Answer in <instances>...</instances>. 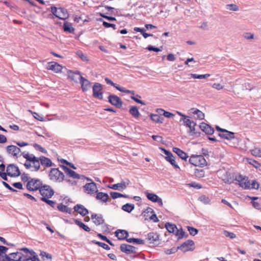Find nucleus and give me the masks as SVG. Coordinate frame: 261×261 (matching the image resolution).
<instances>
[{"mask_svg":"<svg viewBox=\"0 0 261 261\" xmlns=\"http://www.w3.org/2000/svg\"><path fill=\"white\" fill-rule=\"evenodd\" d=\"M49 179L55 181L61 182L65 180L67 182H70V179H67L63 173L60 171L58 168H51L49 172Z\"/></svg>","mask_w":261,"mask_h":261,"instance_id":"f257e3e1","label":"nucleus"},{"mask_svg":"<svg viewBox=\"0 0 261 261\" xmlns=\"http://www.w3.org/2000/svg\"><path fill=\"white\" fill-rule=\"evenodd\" d=\"M189 161L191 164L196 167H203L207 165L206 160L202 155L192 154Z\"/></svg>","mask_w":261,"mask_h":261,"instance_id":"f03ea898","label":"nucleus"},{"mask_svg":"<svg viewBox=\"0 0 261 261\" xmlns=\"http://www.w3.org/2000/svg\"><path fill=\"white\" fill-rule=\"evenodd\" d=\"M22 156L26 159L27 161L32 162L34 164L33 167L35 171H38L40 168V162L39 158L35 156L34 154H30L29 153L23 152L21 153Z\"/></svg>","mask_w":261,"mask_h":261,"instance_id":"7ed1b4c3","label":"nucleus"},{"mask_svg":"<svg viewBox=\"0 0 261 261\" xmlns=\"http://www.w3.org/2000/svg\"><path fill=\"white\" fill-rule=\"evenodd\" d=\"M43 186L42 181L38 178H31L27 184V189L30 191H36Z\"/></svg>","mask_w":261,"mask_h":261,"instance_id":"20e7f679","label":"nucleus"},{"mask_svg":"<svg viewBox=\"0 0 261 261\" xmlns=\"http://www.w3.org/2000/svg\"><path fill=\"white\" fill-rule=\"evenodd\" d=\"M25 256L21 252L17 251L5 255L2 261H24L25 259Z\"/></svg>","mask_w":261,"mask_h":261,"instance_id":"39448f33","label":"nucleus"},{"mask_svg":"<svg viewBox=\"0 0 261 261\" xmlns=\"http://www.w3.org/2000/svg\"><path fill=\"white\" fill-rule=\"evenodd\" d=\"M159 149L164 153L166 156L165 157V160L170 163V164L173 167L174 169H179V166L175 162V158L168 150L166 149L163 147H159Z\"/></svg>","mask_w":261,"mask_h":261,"instance_id":"423d86ee","label":"nucleus"},{"mask_svg":"<svg viewBox=\"0 0 261 261\" xmlns=\"http://www.w3.org/2000/svg\"><path fill=\"white\" fill-rule=\"evenodd\" d=\"M84 191L91 196H95V194L98 192L97 185L93 181L86 183L83 186Z\"/></svg>","mask_w":261,"mask_h":261,"instance_id":"0eeeda50","label":"nucleus"},{"mask_svg":"<svg viewBox=\"0 0 261 261\" xmlns=\"http://www.w3.org/2000/svg\"><path fill=\"white\" fill-rule=\"evenodd\" d=\"M185 126L189 128L188 133L191 136H194L195 137H199L201 136V132H197L195 129V126H196V123L192 120H187L185 121Z\"/></svg>","mask_w":261,"mask_h":261,"instance_id":"6e6552de","label":"nucleus"},{"mask_svg":"<svg viewBox=\"0 0 261 261\" xmlns=\"http://www.w3.org/2000/svg\"><path fill=\"white\" fill-rule=\"evenodd\" d=\"M39 191L42 196L41 197H45L47 199L51 198L55 193L54 190L47 185H43Z\"/></svg>","mask_w":261,"mask_h":261,"instance_id":"1a4fd4ad","label":"nucleus"},{"mask_svg":"<svg viewBox=\"0 0 261 261\" xmlns=\"http://www.w3.org/2000/svg\"><path fill=\"white\" fill-rule=\"evenodd\" d=\"M234 179L238 182V185L240 187L245 189H250V183L247 176H243L240 174L236 176Z\"/></svg>","mask_w":261,"mask_h":261,"instance_id":"9d476101","label":"nucleus"},{"mask_svg":"<svg viewBox=\"0 0 261 261\" xmlns=\"http://www.w3.org/2000/svg\"><path fill=\"white\" fill-rule=\"evenodd\" d=\"M102 86L99 83H95L92 87L93 97L99 100L103 99Z\"/></svg>","mask_w":261,"mask_h":261,"instance_id":"9b49d317","label":"nucleus"},{"mask_svg":"<svg viewBox=\"0 0 261 261\" xmlns=\"http://www.w3.org/2000/svg\"><path fill=\"white\" fill-rule=\"evenodd\" d=\"M177 249L183 252H186L189 251H193L195 249V243L192 240H188L184 242L180 246L177 247Z\"/></svg>","mask_w":261,"mask_h":261,"instance_id":"f8f14e48","label":"nucleus"},{"mask_svg":"<svg viewBox=\"0 0 261 261\" xmlns=\"http://www.w3.org/2000/svg\"><path fill=\"white\" fill-rule=\"evenodd\" d=\"M108 101L118 109L121 108L123 105L121 99L117 95L113 94H109L108 97Z\"/></svg>","mask_w":261,"mask_h":261,"instance_id":"ddd939ff","label":"nucleus"},{"mask_svg":"<svg viewBox=\"0 0 261 261\" xmlns=\"http://www.w3.org/2000/svg\"><path fill=\"white\" fill-rule=\"evenodd\" d=\"M12 167H15L13 165H8L7 167L6 172L0 171V177L4 179L5 181H8V178L7 176H9L11 177H18L21 175L20 171H18L19 173L18 174H12V173L10 171V168Z\"/></svg>","mask_w":261,"mask_h":261,"instance_id":"4468645a","label":"nucleus"},{"mask_svg":"<svg viewBox=\"0 0 261 261\" xmlns=\"http://www.w3.org/2000/svg\"><path fill=\"white\" fill-rule=\"evenodd\" d=\"M127 182L121 181L120 183H117L113 185H108L107 187L114 190L122 191L125 189L127 186L129 185V180L127 179Z\"/></svg>","mask_w":261,"mask_h":261,"instance_id":"2eb2a0df","label":"nucleus"},{"mask_svg":"<svg viewBox=\"0 0 261 261\" xmlns=\"http://www.w3.org/2000/svg\"><path fill=\"white\" fill-rule=\"evenodd\" d=\"M136 249V247L125 243L122 244L120 246V251L126 254L137 253Z\"/></svg>","mask_w":261,"mask_h":261,"instance_id":"dca6fc26","label":"nucleus"},{"mask_svg":"<svg viewBox=\"0 0 261 261\" xmlns=\"http://www.w3.org/2000/svg\"><path fill=\"white\" fill-rule=\"evenodd\" d=\"M68 76L69 79L75 83H77L79 81L80 83L82 85V74L80 71L77 70L75 71L69 70L68 71Z\"/></svg>","mask_w":261,"mask_h":261,"instance_id":"f3484780","label":"nucleus"},{"mask_svg":"<svg viewBox=\"0 0 261 261\" xmlns=\"http://www.w3.org/2000/svg\"><path fill=\"white\" fill-rule=\"evenodd\" d=\"M199 127L202 132L208 136L213 135L215 132L214 128L211 125L203 122L200 123Z\"/></svg>","mask_w":261,"mask_h":261,"instance_id":"a211bd4d","label":"nucleus"},{"mask_svg":"<svg viewBox=\"0 0 261 261\" xmlns=\"http://www.w3.org/2000/svg\"><path fill=\"white\" fill-rule=\"evenodd\" d=\"M160 238V234H159L157 232H149L147 235L146 239L147 240L149 244H154L156 245H159V243H158Z\"/></svg>","mask_w":261,"mask_h":261,"instance_id":"6ab92c4d","label":"nucleus"},{"mask_svg":"<svg viewBox=\"0 0 261 261\" xmlns=\"http://www.w3.org/2000/svg\"><path fill=\"white\" fill-rule=\"evenodd\" d=\"M145 194L149 200L153 202H157L160 206H163V203L162 198L159 197L156 194L147 192H145Z\"/></svg>","mask_w":261,"mask_h":261,"instance_id":"aec40b11","label":"nucleus"},{"mask_svg":"<svg viewBox=\"0 0 261 261\" xmlns=\"http://www.w3.org/2000/svg\"><path fill=\"white\" fill-rule=\"evenodd\" d=\"M6 150L8 154H11L13 156L17 158L22 155L21 153L18 155L21 152V149L16 146L11 145L6 147Z\"/></svg>","mask_w":261,"mask_h":261,"instance_id":"412c9836","label":"nucleus"},{"mask_svg":"<svg viewBox=\"0 0 261 261\" xmlns=\"http://www.w3.org/2000/svg\"><path fill=\"white\" fill-rule=\"evenodd\" d=\"M115 236L119 240L126 241L129 236V233L126 230L118 229L114 232Z\"/></svg>","mask_w":261,"mask_h":261,"instance_id":"4be33fe9","label":"nucleus"},{"mask_svg":"<svg viewBox=\"0 0 261 261\" xmlns=\"http://www.w3.org/2000/svg\"><path fill=\"white\" fill-rule=\"evenodd\" d=\"M63 170L68 176L73 178L80 179L81 175L65 165H61Z\"/></svg>","mask_w":261,"mask_h":261,"instance_id":"5701e85b","label":"nucleus"},{"mask_svg":"<svg viewBox=\"0 0 261 261\" xmlns=\"http://www.w3.org/2000/svg\"><path fill=\"white\" fill-rule=\"evenodd\" d=\"M95 197L97 200L102 203H106L109 201L110 197L108 193L102 192H98L95 194Z\"/></svg>","mask_w":261,"mask_h":261,"instance_id":"b1692460","label":"nucleus"},{"mask_svg":"<svg viewBox=\"0 0 261 261\" xmlns=\"http://www.w3.org/2000/svg\"><path fill=\"white\" fill-rule=\"evenodd\" d=\"M48 70H51L56 73L61 71L63 67L56 62H50L48 63V65L46 68Z\"/></svg>","mask_w":261,"mask_h":261,"instance_id":"393cba45","label":"nucleus"},{"mask_svg":"<svg viewBox=\"0 0 261 261\" xmlns=\"http://www.w3.org/2000/svg\"><path fill=\"white\" fill-rule=\"evenodd\" d=\"M172 151L176 153L179 158L185 161H187L189 156L186 152L178 147H173Z\"/></svg>","mask_w":261,"mask_h":261,"instance_id":"a878e982","label":"nucleus"},{"mask_svg":"<svg viewBox=\"0 0 261 261\" xmlns=\"http://www.w3.org/2000/svg\"><path fill=\"white\" fill-rule=\"evenodd\" d=\"M38 159L40 160L42 166L46 167H50L55 165L50 159L44 156H40Z\"/></svg>","mask_w":261,"mask_h":261,"instance_id":"bb28decb","label":"nucleus"},{"mask_svg":"<svg viewBox=\"0 0 261 261\" xmlns=\"http://www.w3.org/2000/svg\"><path fill=\"white\" fill-rule=\"evenodd\" d=\"M218 136L221 138L229 140L233 139L235 138L234 133L233 132L228 131L227 129L226 130V132L223 133H218Z\"/></svg>","mask_w":261,"mask_h":261,"instance_id":"cd10ccee","label":"nucleus"},{"mask_svg":"<svg viewBox=\"0 0 261 261\" xmlns=\"http://www.w3.org/2000/svg\"><path fill=\"white\" fill-rule=\"evenodd\" d=\"M57 17L60 19L65 20L68 17V14L66 9L60 7L58 8Z\"/></svg>","mask_w":261,"mask_h":261,"instance_id":"c85d7f7f","label":"nucleus"},{"mask_svg":"<svg viewBox=\"0 0 261 261\" xmlns=\"http://www.w3.org/2000/svg\"><path fill=\"white\" fill-rule=\"evenodd\" d=\"M190 111L191 113L196 115V119L199 120H203L204 119V114L199 109L196 108H192Z\"/></svg>","mask_w":261,"mask_h":261,"instance_id":"c756f323","label":"nucleus"},{"mask_svg":"<svg viewBox=\"0 0 261 261\" xmlns=\"http://www.w3.org/2000/svg\"><path fill=\"white\" fill-rule=\"evenodd\" d=\"M129 113L136 119L139 118L141 116L138 108L136 106H133L129 107Z\"/></svg>","mask_w":261,"mask_h":261,"instance_id":"7c9ffc66","label":"nucleus"},{"mask_svg":"<svg viewBox=\"0 0 261 261\" xmlns=\"http://www.w3.org/2000/svg\"><path fill=\"white\" fill-rule=\"evenodd\" d=\"M233 177V175H232L231 173L226 172L223 175V180L225 184H231L235 180Z\"/></svg>","mask_w":261,"mask_h":261,"instance_id":"2f4dec72","label":"nucleus"},{"mask_svg":"<svg viewBox=\"0 0 261 261\" xmlns=\"http://www.w3.org/2000/svg\"><path fill=\"white\" fill-rule=\"evenodd\" d=\"M175 235L177 237L178 240L182 239V238H187L189 237V234L183 230L181 227L180 229H177Z\"/></svg>","mask_w":261,"mask_h":261,"instance_id":"473e14b6","label":"nucleus"},{"mask_svg":"<svg viewBox=\"0 0 261 261\" xmlns=\"http://www.w3.org/2000/svg\"><path fill=\"white\" fill-rule=\"evenodd\" d=\"M165 227L169 233L175 234V230L177 231V227L175 224L170 222H166L165 224Z\"/></svg>","mask_w":261,"mask_h":261,"instance_id":"72a5a7b5","label":"nucleus"},{"mask_svg":"<svg viewBox=\"0 0 261 261\" xmlns=\"http://www.w3.org/2000/svg\"><path fill=\"white\" fill-rule=\"evenodd\" d=\"M58 210L62 212L71 214L72 213V209L71 208L67 207V206L60 203L58 204L57 206Z\"/></svg>","mask_w":261,"mask_h":261,"instance_id":"f704fd0d","label":"nucleus"},{"mask_svg":"<svg viewBox=\"0 0 261 261\" xmlns=\"http://www.w3.org/2000/svg\"><path fill=\"white\" fill-rule=\"evenodd\" d=\"M110 195L111 197L113 199H115L118 198H130V197L128 195L126 194H123L120 193L116 192H111L110 193Z\"/></svg>","mask_w":261,"mask_h":261,"instance_id":"c9c22d12","label":"nucleus"},{"mask_svg":"<svg viewBox=\"0 0 261 261\" xmlns=\"http://www.w3.org/2000/svg\"><path fill=\"white\" fill-rule=\"evenodd\" d=\"M188 79H190L191 77L196 79H206L207 77L210 76V74H197L195 73H189L188 74Z\"/></svg>","mask_w":261,"mask_h":261,"instance_id":"e433bc0d","label":"nucleus"},{"mask_svg":"<svg viewBox=\"0 0 261 261\" xmlns=\"http://www.w3.org/2000/svg\"><path fill=\"white\" fill-rule=\"evenodd\" d=\"M121 209L124 212L130 213L135 209V205L127 203L122 206Z\"/></svg>","mask_w":261,"mask_h":261,"instance_id":"4c0bfd02","label":"nucleus"},{"mask_svg":"<svg viewBox=\"0 0 261 261\" xmlns=\"http://www.w3.org/2000/svg\"><path fill=\"white\" fill-rule=\"evenodd\" d=\"M126 241L129 243L139 245H143L145 243V240L139 238H130L126 239Z\"/></svg>","mask_w":261,"mask_h":261,"instance_id":"58836bf2","label":"nucleus"},{"mask_svg":"<svg viewBox=\"0 0 261 261\" xmlns=\"http://www.w3.org/2000/svg\"><path fill=\"white\" fill-rule=\"evenodd\" d=\"M63 29L64 32L70 33H72L74 30V29L72 27L71 24L67 21L64 22Z\"/></svg>","mask_w":261,"mask_h":261,"instance_id":"ea45409f","label":"nucleus"},{"mask_svg":"<svg viewBox=\"0 0 261 261\" xmlns=\"http://www.w3.org/2000/svg\"><path fill=\"white\" fill-rule=\"evenodd\" d=\"M91 87V83L85 77H83V92L88 91Z\"/></svg>","mask_w":261,"mask_h":261,"instance_id":"a19ab883","label":"nucleus"},{"mask_svg":"<svg viewBox=\"0 0 261 261\" xmlns=\"http://www.w3.org/2000/svg\"><path fill=\"white\" fill-rule=\"evenodd\" d=\"M91 242L93 244L97 245L98 246L101 247L107 250H109L110 249V247L105 243L99 242L96 240H92Z\"/></svg>","mask_w":261,"mask_h":261,"instance_id":"79ce46f5","label":"nucleus"},{"mask_svg":"<svg viewBox=\"0 0 261 261\" xmlns=\"http://www.w3.org/2000/svg\"><path fill=\"white\" fill-rule=\"evenodd\" d=\"M194 174L197 177L201 178L205 176V172L203 169L195 168Z\"/></svg>","mask_w":261,"mask_h":261,"instance_id":"37998d69","label":"nucleus"},{"mask_svg":"<svg viewBox=\"0 0 261 261\" xmlns=\"http://www.w3.org/2000/svg\"><path fill=\"white\" fill-rule=\"evenodd\" d=\"M74 211L72 210V214L74 216H76L77 213L80 214L82 215V204H78L75 205L73 207Z\"/></svg>","mask_w":261,"mask_h":261,"instance_id":"c03bdc74","label":"nucleus"},{"mask_svg":"<svg viewBox=\"0 0 261 261\" xmlns=\"http://www.w3.org/2000/svg\"><path fill=\"white\" fill-rule=\"evenodd\" d=\"M186 228L188 231L189 232L190 234L192 236H196V234H198L199 232V230L198 229L194 228L192 226H187Z\"/></svg>","mask_w":261,"mask_h":261,"instance_id":"a18cd8bd","label":"nucleus"},{"mask_svg":"<svg viewBox=\"0 0 261 261\" xmlns=\"http://www.w3.org/2000/svg\"><path fill=\"white\" fill-rule=\"evenodd\" d=\"M40 200L54 208L56 204V201L45 198V197H40Z\"/></svg>","mask_w":261,"mask_h":261,"instance_id":"49530a36","label":"nucleus"},{"mask_svg":"<svg viewBox=\"0 0 261 261\" xmlns=\"http://www.w3.org/2000/svg\"><path fill=\"white\" fill-rule=\"evenodd\" d=\"M141 97L140 95L138 94H136V96H131L130 98L133 100L134 101L138 103L141 104L142 105H145L146 103L145 102L142 100L139 99V98H141Z\"/></svg>","mask_w":261,"mask_h":261,"instance_id":"de8ad7c7","label":"nucleus"},{"mask_svg":"<svg viewBox=\"0 0 261 261\" xmlns=\"http://www.w3.org/2000/svg\"><path fill=\"white\" fill-rule=\"evenodd\" d=\"M247 160L248 163L250 165H252L255 168H257L261 166V164L259 163L257 161H255L254 159H247Z\"/></svg>","mask_w":261,"mask_h":261,"instance_id":"09e8293b","label":"nucleus"},{"mask_svg":"<svg viewBox=\"0 0 261 261\" xmlns=\"http://www.w3.org/2000/svg\"><path fill=\"white\" fill-rule=\"evenodd\" d=\"M93 222L96 225H99L104 223L105 220L103 219L102 215L100 214L99 216H98L95 220L93 221Z\"/></svg>","mask_w":261,"mask_h":261,"instance_id":"8fccbe9b","label":"nucleus"},{"mask_svg":"<svg viewBox=\"0 0 261 261\" xmlns=\"http://www.w3.org/2000/svg\"><path fill=\"white\" fill-rule=\"evenodd\" d=\"M99 16H100L101 17L105 18L107 20L110 21H116V18L115 17L111 16H108L106 15L105 14H103L102 13H99Z\"/></svg>","mask_w":261,"mask_h":261,"instance_id":"3c124183","label":"nucleus"},{"mask_svg":"<svg viewBox=\"0 0 261 261\" xmlns=\"http://www.w3.org/2000/svg\"><path fill=\"white\" fill-rule=\"evenodd\" d=\"M226 8L227 10L237 11H238L239 8V7L236 4H227L226 5Z\"/></svg>","mask_w":261,"mask_h":261,"instance_id":"603ef678","label":"nucleus"},{"mask_svg":"<svg viewBox=\"0 0 261 261\" xmlns=\"http://www.w3.org/2000/svg\"><path fill=\"white\" fill-rule=\"evenodd\" d=\"M33 146L37 150H39V151L44 153H47V150L37 143H34Z\"/></svg>","mask_w":261,"mask_h":261,"instance_id":"864d4df0","label":"nucleus"},{"mask_svg":"<svg viewBox=\"0 0 261 261\" xmlns=\"http://www.w3.org/2000/svg\"><path fill=\"white\" fill-rule=\"evenodd\" d=\"M251 154L255 156L261 157V149L258 148H255L251 150Z\"/></svg>","mask_w":261,"mask_h":261,"instance_id":"5fc2aeb1","label":"nucleus"},{"mask_svg":"<svg viewBox=\"0 0 261 261\" xmlns=\"http://www.w3.org/2000/svg\"><path fill=\"white\" fill-rule=\"evenodd\" d=\"M159 111H163V115L166 118H171L175 116V115L173 113L166 111L164 110H159Z\"/></svg>","mask_w":261,"mask_h":261,"instance_id":"6e6d98bb","label":"nucleus"},{"mask_svg":"<svg viewBox=\"0 0 261 261\" xmlns=\"http://www.w3.org/2000/svg\"><path fill=\"white\" fill-rule=\"evenodd\" d=\"M146 49L149 51H152L156 53L162 51V49H161L160 48L155 47L154 46H152L151 45H148L146 48Z\"/></svg>","mask_w":261,"mask_h":261,"instance_id":"4d7b16f0","label":"nucleus"},{"mask_svg":"<svg viewBox=\"0 0 261 261\" xmlns=\"http://www.w3.org/2000/svg\"><path fill=\"white\" fill-rule=\"evenodd\" d=\"M199 200H200L201 201H202L203 203L205 204H209L210 202V198L204 195H203L199 197Z\"/></svg>","mask_w":261,"mask_h":261,"instance_id":"13d9d810","label":"nucleus"},{"mask_svg":"<svg viewBox=\"0 0 261 261\" xmlns=\"http://www.w3.org/2000/svg\"><path fill=\"white\" fill-rule=\"evenodd\" d=\"M259 184L255 180H252L251 183H250V188L249 189L257 190L259 189Z\"/></svg>","mask_w":261,"mask_h":261,"instance_id":"bf43d9fd","label":"nucleus"},{"mask_svg":"<svg viewBox=\"0 0 261 261\" xmlns=\"http://www.w3.org/2000/svg\"><path fill=\"white\" fill-rule=\"evenodd\" d=\"M102 25L106 28H112L114 30L117 29L116 26L115 24L109 23L105 21H103Z\"/></svg>","mask_w":261,"mask_h":261,"instance_id":"052dcab7","label":"nucleus"},{"mask_svg":"<svg viewBox=\"0 0 261 261\" xmlns=\"http://www.w3.org/2000/svg\"><path fill=\"white\" fill-rule=\"evenodd\" d=\"M149 117L150 119L155 122V123H159V115L158 114H150Z\"/></svg>","mask_w":261,"mask_h":261,"instance_id":"680f3d73","label":"nucleus"},{"mask_svg":"<svg viewBox=\"0 0 261 261\" xmlns=\"http://www.w3.org/2000/svg\"><path fill=\"white\" fill-rule=\"evenodd\" d=\"M223 234L226 237L229 238L230 239H234L236 237V234L234 233L229 232L227 230H224Z\"/></svg>","mask_w":261,"mask_h":261,"instance_id":"e2e57ef3","label":"nucleus"},{"mask_svg":"<svg viewBox=\"0 0 261 261\" xmlns=\"http://www.w3.org/2000/svg\"><path fill=\"white\" fill-rule=\"evenodd\" d=\"M190 187H192L197 189H200L202 188L201 185L198 184L195 181L191 182V183L188 184Z\"/></svg>","mask_w":261,"mask_h":261,"instance_id":"0e129e2a","label":"nucleus"},{"mask_svg":"<svg viewBox=\"0 0 261 261\" xmlns=\"http://www.w3.org/2000/svg\"><path fill=\"white\" fill-rule=\"evenodd\" d=\"M29 111L32 114L33 117L36 119L39 120V121H43V117L42 116H40L38 113H37L36 112H33L31 110H29Z\"/></svg>","mask_w":261,"mask_h":261,"instance_id":"69168bd1","label":"nucleus"},{"mask_svg":"<svg viewBox=\"0 0 261 261\" xmlns=\"http://www.w3.org/2000/svg\"><path fill=\"white\" fill-rule=\"evenodd\" d=\"M179 249H177V247H172L171 249H167L165 252L166 254L169 255L173 253H175Z\"/></svg>","mask_w":261,"mask_h":261,"instance_id":"338daca9","label":"nucleus"},{"mask_svg":"<svg viewBox=\"0 0 261 261\" xmlns=\"http://www.w3.org/2000/svg\"><path fill=\"white\" fill-rule=\"evenodd\" d=\"M25 259L24 260V261H29V260L40 261L37 255H34L32 257L29 256L28 257H27V256H25Z\"/></svg>","mask_w":261,"mask_h":261,"instance_id":"774afa93","label":"nucleus"}]
</instances>
